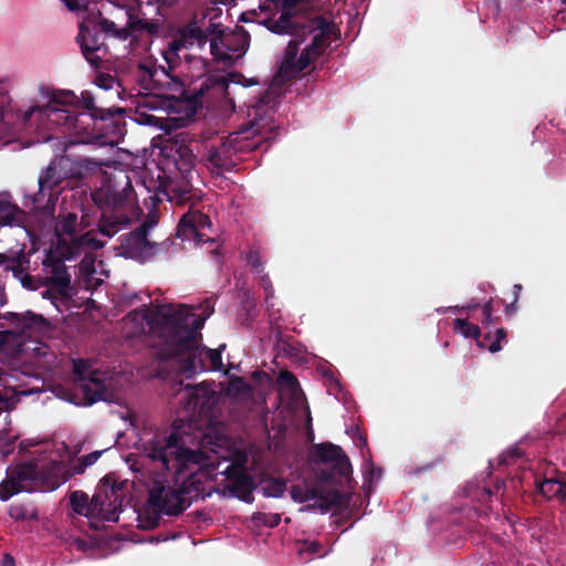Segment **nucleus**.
<instances>
[{
	"label": "nucleus",
	"instance_id": "obj_1",
	"mask_svg": "<svg viewBox=\"0 0 566 566\" xmlns=\"http://www.w3.org/2000/svg\"><path fill=\"white\" fill-rule=\"evenodd\" d=\"M176 428L156 431L140 439V452L149 472L151 484L145 512L149 527H156L160 515H179L193 500L210 494L212 482L208 458L200 450L187 448Z\"/></svg>",
	"mask_w": 566,
	"mask_h": 566
},
{
	"label": "nucleus",
	"instance_id": "obj_2",
	"mask_svg": "<svg viewBox=\"0 0 566 566\" xmlns=\"http://www.w3.org/2000/svg\"><path fill=\"white\" fill-rule=\"evenodd\" d=\"M198 43L207 42V34L201 28L188 25L168 42L163 50V57L167 66L159 65L153 56L143 59L137 63L136 80L139 85L147 91L153 92L157 97L169 101H184L192 104H202V98L208 96L224 98L234 106L230 93V84L241 85L243 88L258 84L254 78H245L239 72H231L228 75L213 74L205 78L199 88H193L189 94L185 83L176 73V69L181 62L179 52Z\"/></svg>",
	"mask_w": 566,
	"mask_h": 566
},
{
	"label": "nucleus",
	"instance_id": "obj_3",
	"mask_svg": "<svg viewBox=\"0 0 566 566\" xmlns=\"http://www.w3.org/2000/svg\"><path fill=\"white\" fill-rule=\"evenodd\" d=\"M209 315L196 314L186 305L158 310L155 314L159 338L156 356L163 360H178L180 370L189 375L220 370L223 366L221 352L226 345L210 349L201 344L200 329Z\"/></svg>",
	"mask_w": 566,
	"mask_h": 566
},
{
	"label": "nucleus",
	"instance_id": "obj_4",
	"mask_svg": "<svg viewBox=\"0 0 566 566\" xmlns=\"http://www.w3.org/2000/svg\"><path fill=\"white\" fill-rule=\"evenodd\" d=\"M101 186L92 191L93 202L102 211L101 234L112 238L130 222L129 211L136 202L130 177L125 170L106 172L101 169Z\"/></svg>",
	"mask_w": 566,
	"mask_h": 566
},
{
	"label": "nucleus",
	"instance_id": "obj_5",
	"mask_svg": "<svg viewBox=\"0 0 566 566\" xmlns=\"http://www.w3.org/2000/svg\"><path fill=\"white\" fill-rule=\"evenodd\" d=\"M34 252V249L28 250L24 243L10 248L0 254V266L4 272H10L28 290L35 291L40 286H49L59 294L66 295L71 285V275L57 252L48 250L41 263L42 273L33 276L30 272L32 271L31 256Z\"/></svg>",
	"mask_w": 566,
	"mask_h": 566
},
{
	"label": "nucleus",
	"instance_id": "obj_6",
	"mask_svg": "<svg viewBox=\"0 0 566 566\" xmlns=\"http://www.w3.org/2000/svg\"><path fill=\"white\" fill-rule=\"evenodd\" d=\"M125 15L126 24L124 27H117L114 21L103 18L101 13H98V17L84 20L78 24L76 42L83 56L92 66H99L101 57L95 52L102 49L106 50L105 38L112 36L126 41L143 33L156 35L159 31L158 23L140 19L134 8L126 9Z\"/></svg>",
	"mask_w": 566,
	"mask_h": 566
},
{
	"label": "nucleus",
	"instance_id": "obj_7",
	"mask_svg": "<svg viewBox=\"0 0 566 566\" xmlns=\"http://www.w3.org/2000/svg\"><path fill=\"white\" fill-rule=\"evenodd\" d=\"M274 128L266 118L255 117L220 145L211 146L206 155L208 165L218 170H232L237 164L235 155L255 150L263 140L271 138Z\"/></svg>",
	"mask_w": 566,
	"mask_h": 566
},
{
	"label": "nucleus",
	"instance_id": "obj_8",
	"mask_svg": "<svg viewBox=\"0 0 566 566\" xmlns=\"http://www.w3.org/2000/svg\"><path fill=\"white\" fill-rule=\"evenodd\" d=\"M69 497L73 513L88 518L117 522L122 512V488L111 474L99 481L92 499L81 490L72 491Z\"/></svg>",
	"mask_w": 566,
	"mask_h": 566
},
{
	"label": "nucleus",
	"instance_id": "obj_9",
	"mask_svg": "<svg viewBox=\"0 0 566 566\" xmlns=\"http://www.w3.org/2000/svg\"><path fill=\"white\" fill-rule=\"evenodd\" d=\"M0 323V353L8 358H18L23 352L27 338L48 327L49 322L40 314L8 312Z\"/></svg>",
	"mask_w": 566,
	"mask_h": 566
},
{
	"label": "nucleus",
	"instance_id": "obj_10",
	"mask_svg": "<svg viewBox=\"0 0 566 566\" xmlns=\"http://www.w3.org/2000/svg\"><path fill=\"white\" fill-rule=\"evenodd\" d=\"M157 223L155 218H149L139 224L134 231L119 237L117 251L126 259L146 262L164 251L168 242H150L147 239L148 231Z\"/></svg>",
	"mask_w": 566,
	"mask_h": 566
},
{
	"label": "nucleus",
	"instance_id": "obj_11",
	"mask_svg": "<svg viewBox=\"0 0 566 566\" xmlns=\"http://www.w3.org/2000/svg\"><path fill=\"white\" fill-rule=\"evenodd\" d=\"M174 164L180 174V180H169L163 185V192L167 199L176 205H185L192 198L190 174L195 166V155L187 146H179L172 157Z\"/></svg>",
	"mask_w": 566,
	"mask_h": 566
},
{
	"label": "nucleus",
	"instance_id": "obj_12",
	"mask_svg": "<svg viewBox=\"0 0 566 566\" xmlns=\"http://www.w3.org/2000/svg\"><path fill=\"white\" fill-rule=\"evenodd\" d=\"M73 376L77 389L83 396L85 406H92L97 401L107 400L108 391L102 378V374L97 369H92L88 360H73Z\"/></svg>",
	"mask_w": 566,
	"mask_h": 566
},
{
	"label": "nucleus",
	"instance_id": "obj_13",
	"mask_svg": "<svg viewBox=\"0 0 566 566\" xmlns=\"http://www.w3.org/2000/svg\"><path fill=\"white\" fill-rule=\"evenodd\" d=\"M65 95L61 97L53 94L49 103L43 106H34L24 113V120H29L33 113L38 112L40 120L48 119L51 124L56 126H64L66 129L78 130L82 128L81 116L84 114H75L74 112L66 108L67 102Z\"/></svg>",
	"mask_w": 566,
	"mask_h": 566
},
{
	"label": "nucleus",
	"instance_id": "obj_14",
	"mask_svg": "<svg viewBox=\"0 0 566 566\" xmlns=\"http://www.w3.org/2000/svg\"><path fill=\"white\" fill-rule=\"evenodd\" d=\"M317 462L331 464L328 473L322 472V478L331 482H342L353 473V468L344 450L334 443L324 442L315 446Z\"/></svg>",
	"mask_w": 566,
	"mask_h": 566
},
{
	"label": "nucleus",
	"instance_id": "obj_15",
	"mask_svg": "<svg viewBox=\"0 0 566 566\" xmlns=\"http://www.w3.org/2000/svg\"><path fill=\"white\" fill-rule=\"evenodd\" d=\"M39 465L25 462L15 467L6 480L0 483V500L8 501L20 492H32L36 489Z\"/></svg>",
	"mask_w": 566,
	"mask_h": 566
},
{
	"label": "nucleus",
	"instance_id": "obj_16",
	"mask_svg": "<svg viewBox=\"0 0 566 566\" xmlns=\"http://www.w3.org/2000/svg\"><path fill=\"white\" fill-rule=\"evenodd\" d=\"M39 465L25 462L15 467L6 480L0 483V500L8 501L20 492H32L36 489Z\"/></svg>",
	"mask_w": 566,
	"mask_h": 566
},
{
	"label": "nucleus",
	"instance_id": "obj_17",
	"mask_svg": "<svg viewBox=\"0 0 566 566\" xmlns=\"http://www.w3.org/2000/svg\"><path fill=\"white\" fill-rule=\"evenodd\" d=\"M250 45V34L242 27L237 25L231 32L221 36L219 44L216 39H210V51L213 57L222 62H233L243 56Z\"/></svg>",
	"mask_w": 566,
	"mask_h": 566
},
{
	"label": "nucleus",
	"instance_id": "obj_18",
	"mask_svg": "<svg viewBox=\"0 0 566 566\" xmlns=\"http://www.w3.org/2000/svg\"><path fill=\"white\" fill-rule=\"evenodd\" d=\"M63 181L62 174L53 159L39 176V190L32 198L34 206L42 210H53L59 199V188Z\"/></svg>",
	"mask_w": 566,
	"mask_h": 566
},
{
	"label": "nucleus",
	"instance_id": "obj_19",
	"mask_svg": "<svg viewBox=\"0 0 566 566\" xmlns=\"http://www.w3.org/2000/svg\"><path fill=\"white\" fill-rule=\"evenodd\" d=\"M211 228L212 223L207 214L200 210L189 209L178 223L177 235L200 244L210 240Z\"/></svg>",
	"mask_w": 566,
	"mask_h": 566
},
{
	"label": "nucleus",
	"instance_id": "obj_20",
	"mask_svg": "<svg viewBox=\"0 0 566 566\" xmlns=\"http://www.w3.org/2000/svg\"><path fill=\"white\" fill-rule=\"evenodd\" d=\"M57 169L64 180L78 181L101 171V163L90 158L72 159L67 155L55 158Z\"/></svg>",
	"mask_w": 566,
	"mask_h": 566
},
{
	"label": "nucleus",
	"instance_id": "obj_21",
	"mask_svg": "<svg viewBox=\"0 0 566 566\" xmlns=\"http://www.w3.org/2000/svg\"><path fill=\"white\" fill-rule=\"evenodd\" d=\"M230 481L226 485L229 493L245 503L254 501L253 491L256 489L255 480L247 471H241L240 465H229L224 471Z\"/></svg>",
	"mask_w": 566,
	"mask_h": 566
},
{
	"label": "nucleus",
	"instance_id": "obj_22",
	"mask_svg": "<svg viewBox=\"0 0 566 566\" xmlns=\"http://www.w3.org/2000/svg\"><path fill=\"white\" fill-rule=\"evenodd\" d=\"M213 391L205 384L198 386L187 385L180 402L188 412H205L213 403Z\"/></svg>",
	"mask_w": 566,
	"mask_h": 566
},
{
	"label": "nucleus",
	"instance_id": "obj_23",
	"mask_svg": "<svg viewBox=\"0 0 566 566\" xmlns=\"http://www.w3.org/2000/svg\"><path fill=\"white\" fill-rule=\"evenodd\" d=\"M70 480L67 465L63 462L51 461L45 467L39 468L38 482L44 490L53 491Z\"/></svg>",
	"mask_w": 566,
	"mask_h": 566
},
{
	"label": "nucleus",
	"instance_id": "obj_24",
	"mask_svg": "<svg viewBox=\"0 0 566 566\" xmlns=\"http://www.w3.org/2000/svg\"><path fill=\"white\" fill-rule=\"evenodd\" d=\"M66 247L65 250H63L61 253H57V255L63 260H71L75 258L76 255L81 254L83 249H98L102 247V244L98 243V241L95 239L93 233L91 231H87L83 234H80L76 232L75 234L71 235L69 240H66Z\"/></svg>",
	"mask_w": 566,
	"mask_h": 566
},
{
	"label": "nucleus",
	"instance_id": "obj_25",
	"mask_svg": "<svg viewBox=\"0 0 566 566\" xmlns=\"http://www.w3.org/2000/svg\"><path fill=\"white\" fill-rule=\"evenodd\" d=\"M352 495L345 494L338 490L319 492L317 502L308 505V509H318L322 513H327L333 507L347 509L350 503Z\"/></svg>",
	"mask_w": 566,
	"mask_h": 566
},
{
	"label": "nucleus",
	"instance_id": "obj_26",
	"mask_svg": "<svg viewBox=\"0 0 566 566\" xmlns=\"http://www.w3.org/2000/svg\"><path fill=\"white\" fill-rule=\"evenodd\" d=\"M537 488L539 493L548 500L564 501L566 499V479L563 473L545 478L537 484Z\"/></svg>",
	"mask_w": 566,
	"mask_h": 566
},
{
	"label": "nucleus",
	"instance_id": "obj_27",
	"mask_svg": "<svg viewBox=\"0 0 566 566\" xmlns=\"http://www.w3.org/2000/svg\"><path fill=\"white\" fill-rule=\"evenodd\" d=\"M24 220L25 212L18 205L0 198V226L22 227Z\"/></svg>",
	"mask_w": 566,
	"mask_h": 566
},
{
	"label": "nucleus",
	"instance_id": "obj_28",
	"mask_svg": "<svg viewBox=\"0 0 566 566\" xmlns=\"http://www.w3.org/2000/svg\"><path fill=\"white\" fill-rule=\"evenodd\" d=\"M82 106L88 112V115L94 120L113 119L115 115L120 114L119 108H104L95 105V98L88 91L82 92L81 97Z\"/></svg>",
	"mask_w": 566,
	"mask_h": 566
},
{
	"label": "nucleus",
	"instance_id": "obj_29",
	"mask_svg": "<svg viewBox=\"0 0 566 566\" xmlns=\"http://www.w3.org/2000/svg\"><path fill=\"white\" fill-rule=\"evenodd\" d=\"M81 222H78V217L74 212H69L56 223L55 231L59 237V245L63 247L66 244V238L80 232Z\"/></svg>",
	"mask_w": 566,
	"mask_h": 566
},
{
	"label": "nucleus",
	"instance_id": "obj_30",
	"mask_svg": "<svg viewBox=\"0 0 566 566\" xmlns=\"http://www.w3.org/2000/svg\"><path fill=\"white\" fill-rule=\"evenodd\" d=\"M9 516L15 521L38 520V511L31 504L15 503L10 506Z\"/></svg>",
	"mask_w": 566,
	"mask_h": 566
},
{
	"label": "nucleus",
	"instance_id": "obj_31",
	"mask_svg": "<svg viewBox=\"0 0 566 566\" xmlns=\"http://www.w3.org/2000/svg\"><path fill=\"white\" fill-rule=\"evenodd\" d=\"M453 329L467 338L476 339L481 336L480 327L476 324L469 323L465 318L453 319Z\"/></svg>",
	"mask_w": 566,
	"mask_h": 566
},
{
	"label": "nucleus",
	"instance_id": "obj_32",
	"mask_svg": "<svg viewBox=\"0 0 566 566\" xmlns=\"http://www.w3.org/2000/svg\"><path fill=\"white\" fill-rule=\"evenodd\" d=\"M291 497L298 503H304L308 501L317 502L318 490L315 488H304L302 485H292L291 486Z\"/></svg>",
	"mask_w": 566,
	"mask_h": 566
},
{
	"label": "nucleus",
	"instance_id": "obj_33",
	"mask_svg": "<svg viewBox=\"0 0 566 566\" xmlns=\"http://www.w3.org/2000/svg\"><path fill=\"white\" fill-rule=\"evenodd\" d=\"M252 521L255 524H261L266 527H276L281 522V515L277 513H263V512H256L252 516Z\"/></svg>",
	"mask_w": 566,
	"mask_h": 566
},
{
	"label": "nucleus",
	"instance_id": "obj_34",
	"mask_svg": "<svg viewBox=\"0 0 566 566\" xmlns=\"http://www.w3.org/2000/svg\"><path fill=\"white\" fill-rule=\"evenodd\" d=\"M285 490V481L273 479L263 488V494L268 497H280L284 494Z\"/></svg>",
	"mask_w": 566,
	"mask_h": 566
},
{
	"label": "nucleus",
	"instance_id": "obj_35",
	"mask_svg": "<svg viewBox=\"0 0 566 566\" xmlns=\"http://www.w3.org/2000/svg\"><path fill=\"white\" fill-rule=\"evenodd\" d=\"M277 381L280 385L285 386L293 391L300 386L297 378L289 370H282L279 374Z\"/></svg>",
	"mask_w": 566,
	"mask_h": 566
},
{
	"label": "nucleus",
	"instance_id": "obj_36",
	"mask_svg": "<svg viewBox=\"0 0 566 566\" xmlns=\"http://www.w3.org/2000/svg\"><path fill=\"white\" fill-rule=\"evenodd\" d=\"M165 122H166V118H164V117H158L153 114L138 112V123H140V124L164 128Z\"/></svg>",
	"mask_w": 566,
	"mask_h": 566
},
{
	"label": "nucleus",
	"instance_id": "obj_37",
	"mask_svg": "<svg viewBox=\"0 0 566 566\" xmlns=\"http://www.w3.org/2000/svg\"><path fill=\"white\" fill-rule=\"evenodd\" d=\"M274 92L269 88L255 97V103H253L252 106L256 109H260L263 106L274 105Z\"/></svg>",
	"mask_w": 566,
	"mask_h": 566
},
{
	"label": "nucleus",
	"instance_id": "obj_38",
	"mask_svg": "<svg viewBox=\"0 0 566 566\" xmlns=\"http://www.w3.org/2000/svg\"><path fill=\"white\" fill-rule=\"evenodd\" d=\"M203 31L207 34V38L211 36V39H216V41H218L219 43L221 42V36L226 34V31L223 30L222 25L220 23L213 22H210V24Z\"/></svg>",
	"mask_w": 566,
	"mask_h": 566
},
{
	"label": "nucleus",
	"instance_id": "obj_39",
	"mask_svg": "<svg viewBox=\"0 0 566 566\" xmlns=\"http://www.w3.org/2000/svg\"><path fill=\"white\" fill-rule=\"evenodd\" d=\"M245 260L255 272L262 271V262L259 251L250 250L247 253Z\"/></svg>",
	"mask_w": 566,
	"mask_h": 566
},
{
	"label": "nucleus",
	"instance_id": "obj_40",
	"mask_svg": "<svg viewBox=\"0 0 566 566\" xmlns=\"http://www.w3.org/2000/svg\"><path fill=\"white\" fill-rule=\"evenodd\" d=\"M523 290L522 284L517 283L513 285V301L506 305L505 313L506 315H512L516 312V303L520 298L521 292Z\"/></svg>",
	"mask_w": 566,
	"mask_h": 566
},
{
	"label": "nucleus",
	"instance_id": "obj_41",
	"mask_svg": "<svg viewBox=\"0 0 566 566\" xmlns=\"http://www.w3.org/2000/svg\"><path fill=\"white\" fill-rule=\"evenodd\" d=\"M506 331L504 328H497L495 331V335L493 337L492 343L489 345V350L491 353H497L501 350V342L505 339Z\"/></svg>",
	"mask_w": 566,
	"mask_h": 566
},
{
	"label": "nucleus",
	"instance_id": "obj_42",
	"mask_svg": "<svg viewBox=\"0 0 566 566\" xmlns=\"http://www.w3.org/2000/svg\"><path fill=\"white\" fill-rule=\"evenodd\" d=\"M472 496L481 504H485L493 496V491L489 488H476Z\"/></svg>",
	"mask_w": 566,
	"mask_h": 566
},
{
	"label": "nucleus",
	"instance_id": "obj_43",
	"mask_svg": "<svg viewBox=\"0 0 566 566\" xmlns=\"http://www.w3.org/2000/svg\"><path fill=\"white\" fill-rule=\"evenodd\" d=\"M70 11L86 10V0H62Z\"/></svg>",
	"mask_w": 566,
	"mask_h": 566
},
{
	"label": "nucleus",
	"instance_id": "obj_44",
	"mask_svg": "<svg viewBox=\"0 0 566 566\" xmlns=\"http://www.w3.org/2000/svg\"><path fill=\"white\" fill-rule=\"evenodd\" d=\"M261 283L265 292V302H269L270 297H272L274 294L273 285L268 275H263L261 277Z\"/></svg>",
	"mask_w": 566,
	"mask_h": 566
},
{
	"label": "nucleus",
	"instance_id": "obj_45",
	"mask_svg": "<svg viewBox=\"0 0 566 566\" xmlns=\"http://www.w3.org/2000/svg\"><path fill=\"white\" fill-rule=\"evenodd\" d=\"M86 468L87 467H84V461L80 458L78 461L74 463L72 467H67V474H70L71 479L73 475L84 473Z\"/></svg>",
	"mask_w": 566,
	"mask_h": 566
},
{
	"label": "nucleus",
	"instance_id": "obj_46",
	"mask_svg": "<svg viewBox=\"0 0 566 566\" xmlns=\"http://www.w3.org/2000/svg\"><path fill=\"white\" fill-rule=\"evenodd\" d=\"M322 546L317 542H305L304 547L301 549V552H306L308 554H318Z\"/></svg>",
	"mask_w": 566,
	"mask_h": 566
},
{
	"label": "nucleus",
	"instance_id": "obj_47",
	"mask_svg": "<svg viewBox=\"0 0 566 566\" xmlns=\"http://www.w3.org/2000/svg\"><path fill=\"white\" fill-rule=\"evenodd\" d=\"M99 457H101V452L94 451L86 455H83L81 459L84 461V467H90V465L94 464Z\"/></svg>",
	"mask_w": 566,
	"mask_h": 566
},
{
	"label": "nucleus",
	"instance_id": "obj_48",
	"mask_svg": "<svg viewBox=\"0 0 566 566\" xmlns=\"http://www.w3.org/2000/svg\"><path fill=\"white\" fill-rule=\"evenodd\" d=\"M475 340L479 347L489 349V345L492 343L493 336L491 333H486L483 337L479 336Z\"/></svg>",
	"mask_w": 566,
	"mask_h": 566
},
{
	"label": "nucleus",
	"instance_id": "obj_49",
	"mask_svg": "<svg viewBox=\"0 0 566 566\" xmlns=\"http://www.w3.org/2000/svg\"><path fill=\"white\" fill-rule=\"evenodd\" d=\"M248 461V457L244 453H240L235 457L233 462L230 465H240L241 471H245V464Z\"/></svg>",
	"mask_w": 566,
	"mask_h": 566
},
{
	"label": "nucleus",
	"instance_id": "obj_50",
	"mask_svg": "<svg viewBox=\"0 0 566 566\" xmlns=\"http://www.w3.org/2000/svg\"><path fill=\"white\" fill-rule=\"evenodd\" d=\"M497 317L493 316V312H482V324L491 325L497 322Z\"/></svg>",
	"mask_w": 566,
	"mask_h": 566
},
{
	"label": "nucleus",
	"instance_id": "obj_51",
	"mask_svg": "<svg viewBox=\"0 0 566 566\" xmlns=\"http://www.w3.org/2000/svg\"><path fill=\"white\" fill-rule=\"evenodd\" d=\"M1 566H14V558L9 554H4Z\"/></svg>",
	"mask_w": 566,
	"mask_h": 566
},
{
	"label": "nucleus",
	"instance_id": "obj_52",
	"mask_svg": "<svg viewBox=\"0 0 566 566\" xmlns=\"http://www.w3.org/2000/svg\"><path fill=\"white\" fill-rule=\"evenodd\" d=\"M482 312H493V301L489 300L484 305L482 306Z\"/></svg>",
	"mask_w": 566,
	"mask_h": 566
},
{
	"label": "nucleus",
	"instance_id": "obj_53",
	"mask_svg": "<svg viewBox=\"0 0 566 566\" xmlns=\"http://www.w3.org/2000/svg\"><path fill=\"white\" fill-rule=\"evenodd\" d=\"M368 467H369V474L371 476H374L376 473H377V476H379L381 474V470L380 469H375L373 463H369Z\"/></svg>",
	"mask_w": 566,
	"mask_h": 566
},
{
	"label": "nucleus",
	"instance_id": "obj_54",
	"mask_svg": "<svg viewBox=\"0 0 566 566\" xmlns=\"http://www.w3.org/2000/svg\"><path fill=\"white\" fill-rule=\"evenodd\" d=\"M507 455L510 458L514 459V458H520L522 455V453L517 449H515V450L510 451Z\"/></svg>",
	"mask_w": 566,
	"mask_h": 566
},
{
	"label": "nucleus",
	"instance_id": "obj_55",
	"mask_svg": "<svg viewBox=\"0 0 566 566\" xmlns=\"http://www.w3.org/2000/svg\"><path fill=\"white\" fill-rule=\"evenodd\" d=\"M479 304L478 303H472V304H468L464 308L467 310H475L478 308Z\"/></svg>",
	"mask_w": 566,
	"mask_h": 566
},
{
	"label": "nucleus",
	"instance_id": "obj_56",
	"mask_svg": "<svg viewBox=\"0 0 566 566\" xmlns=\"http://www.w3.org/2000/svg\"><path fill=\"white\" fill-rule=\"evenodd\" d=\"M145 103H146V105H149L153 109H156V108H157V106H154V105H153V104H154V101H146Z\"/></svg>",
	"mask_w": 566,
	"mask_h": 566
},
{
	"label": "nucleus",
	"instance_id": "obj_57",
	"mask_svg": "<svg viewBox=\"0 0 566 566\" xmlns=\"http://www.w3.org/2000/svg\"><path fill=\"white\" fill-rule=\"evenodd\" d=\"M240 19H241L242 21H247V20H245V15H244V13H242V14H241V18H240Z\"/></svg>",
	"mask_w": 566,
	"mask_h": 566
}]
</instances>
